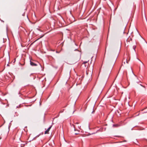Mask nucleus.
I'll use <instances>...</instances> for the list:
<instances>
[{"label":"nucleus","instance_id":"f3484780","mask_svg":"<svg viewBox=\"0 0 147 147\" xmlns=\"http://www.w3.org/2000/svg\"><path fill=\"white\" fill-rule=\"evenodd\" d=\"M59 115H58L57 116V117H59Z\"/></svg>","mask_w":147,"mask_h":147},{"label":"nucleus","instance_id":"9d476101","mask_svg":"<svg viewBox=\"0 0 147 147\" xmlns=\"http://www.w3.org/2000/svg\"><path fill=\"white\" fill-rule=\"evenodd\" d=\"M140 61V62H141V63H142V64L143 65H144V64H143V63H142V62L141 61Z\"/></svg>","mask_w":147,"mask_h":147},{"label":"nucleus","instance_id":"1a4fd4ad","mask_svg":"<svg viewBox=\"0 0 147 147\" xmlns=\"http://www.w3.org/2000/svg\"><path fill=\"white\" fill-rule=\"evenodd\" d=\"M78 123H78V122H76L75 124H78Z\"/></svg>","mask_w":147,"mask_h":147},{"label":"nucleus","instance_id":"423d86ee","mask_svg":"<svg viewBox=\"0 0 147 147\" xmlns=\"http://www.w3.org/2000/svg\"><path fill=\"white\" fill-rule=\"evenodd\" d=\"M135 47H136L135 46H133V48L135 51Z\"/></svg>","mask_w":147,"mask_h":147},{"label":"nucleus","instance_id":"a211bd4d","mask_svg":"<svg viewBox=\"0 0 147 147\" xmlns=\"http://www.w3.org/2000/svg\"><path fill=\"white\" fill-rule=\"evenodd\" d=\"M138 59V60L140 61V60L139 59Z\"/></svg>","mask_w":147,"mask_h":147},{"label":"nucleus","instance_id":"f257e3e1","mask_svg":"<svg viewBox=\"0 0 147 147\" xmlns=\"http://www.w3.org/2000/svg\"><path fill=\"white\" fill-rule=\"evenodd\" d=\"M52 126H50L45 132V134H47L48 133L49 131L51 128Z\"/></svg>","mask_w":147,"mask_h":147},{"label":"nucleus","instance_id":"7ed1b4c3","mask_svg":"<svg viewBox=\"0 0 147 147\" xmlns=\"http://www.w3.org/2000/svg\"><path fill=\"white\" fill-rule=\"evenodd\" d=\"M72 125L73 126L74 128V130L75 131L76 130V129L75 128V125H74L73 124H72Z\"/></svg>","mask_w":147,"mask_h":147},{"label":"nucleus","instance_id":"2eb2a0df","mask_svg":"<svg viewBox=\"0 0 147 147\" xmlns=\"http://www.w3.org/2000/svg\"><path fill=\"white\" fill-rule=\"evenodd\" d=\"M93 112H94V111H92V113H93Z\"/></svg>","mask_w":147,"mask_h":147},{"label":"nucleus","instance_id":"6e6552de","mask_svg":"<svg viewBox=\"0 0 147 147\" xmlns=\"http://www.w3.org/2000/svg\"><path fill=\"white\" fill-rule=\"evenodd\" d=\"M131 71H132V73L133 74H134V73H133V71H132V69H131ZM134 74V75L135 76H136L134 74Z\"/></svg>","mask_w":147,"mask_h":147},{"label":"nucleus","instance_id":"ddd939ff","mask_svg":"<svg viewBox=\"0 0 147 147\" xmlns=\"http://www.w3.org/2000/svg\"><path fill=\"white\" fill-rule=\"evenodd\" d=\"M1 136H0V140H1Z\"/></svg>","mask_w":147,"mask_h":147},{"label":"nucleus","instance_id":"4468645a","mask_svg":"<svg viewBox=\"0 0 147 147\" xmlns=\"http://www.w3.org/2000/svg\"><path fill=\"white\" fill-rule=\"evenodd\" d=\"M78 134V133H75V134L76 135V134Z\"/></svg>","mask_w":147,"mask_h":147},{"label":"nucleus","instance_id":"20e7f679","mask_svg":"<svg viewBox=\"0 0 147 147\" xmlns=\"http://www.w3.org/2000/svg\"><path fill=\"white\" fill-rule=\"evenodd\" d=\"M44 36V35H42V36H40V38H38L37 40H38L39 39H40V38H42V37H43Z\"/></svg>","mask_w":147,"mask_h":147},{"label":"nucleus","instance_id":"9b49d317","mask_svg":"<svg viewBox=\"0 0 147 147\" xmlns=\"http://www.w3.org/2000/svg\"><path fill=\"white\" fill-rule=\"evenodd\" d=\"M78 128L80 129V127H81V126H78Z\"/></svg>","mask_w":147,"mask_h":147},{"label":"nucleus","instance_id":"0eeeda50","mask_svg":"<svg viewBox=\"0 0 147 147\" xmlns=\"http://www.w3.org/2000/svg\"><path fill=\"white\" fill-rule=\"evenodd\" d=\"M140 85L141 86H142V87H144V88H145V86H143L141 84H140Z\"/></svg>","mask_w":147,"mask_h":147},{"label":"nucleus","instance_id":"39448f33","mask_svg":"<svg viewBox=\"0 0 147 147\" xmlns=\"http://www.w3.org/2000/svg\"><path fill=\"white\" fill-rule=\"evenodd\" d=\"M88 61H84V62H83V63L84 64H85V63H87L88 62Z\"/></svg>","mask_w":147,"mask_h":147},{"label":"nucleus","instance_id":"f03ea898","mask_svg":"<svg viewBox=\"0 0 147 147\" xmlns=\"http://www.w3.org/2000/svg\"><path fill=\"white\" fill-rule=\"evenodd\" d=\"M30 65L32 66L37 65L36 64L32 62L31 61H30Z\"/></svg>","mask_w":147,"mask_h":147},{"label":"nucleus","instance_id":"dca6fc26","mask_svg":"<svg viewBox=\"0 0 147 147\" xmlns=\"http://www.w3.org/2000/svg\"><path fill=\"white\" fill-rule=\"evenodd\" d=\"M126 63H128V61H126Z\"/></svg>","mask_w":147,"mask_h":147},{"label":"nucleus","instance_id":"f8f14e48","mask_svg":"<svg viewBox=\"0 0 147 147\" xmlns=\"http://www.w3.org/2000/svg\"><path fill=\"white\" fill-rule=\"evenodd\" d=\"M62 112H63V111H60L59 113H62Z\"/></svg>","mask_w":147,"mask_h":147}]
</instances>
